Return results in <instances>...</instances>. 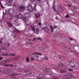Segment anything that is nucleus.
<instances>
[{"mask_svg":"<svg viewBox=\"0 0 79 79\" xmlns=\"http://www.w3.org/2000/svg\"><path fill=\"white\" fill-rule=\"evenodd\" d=\"M65 18H69V16L68 15H67L65 16Z\"/></svg>","mask_w":79,"mask_h":79,"instance_id":"nucleus-36","label":"nucleus"},{"mask_svg":"<svg viewBox=\"0 0 79 79\" xmlns=\"http://www.w3.org/2000/svg\"><path fill=\"white\" fill-rule=\"evenodd\" d=\"M52 66L53 67L54 69H55V68H56V66L55 65H52Z\"/></svg>","mask_w":79,"mask_h":79,"instance_id":"nucleus-35","label":"nucleus"},{"mask_svg":"<svg viewBox=\"0 0 79 79\" xmlns=\"http://www.w3.org/2000/svg\"><path fill=\"white\" fill-rule=\"evenodd\" d=\"M2 55L3 56H7L8 54L7 53H5V54H3Z\"/></svg>","mask_w":79,"mask_h":79,"instance_id":"nucleus-34","label":"nucleus"},{"mask_svg":"<svg viewBox=\"0 0 79 79\" xmlns=\"http://www.w3.org/2000/svg\"><path fill=\"white\" fill-rule=\"evenodd\" d=\"M44 31H45V32H48V30H49V28L47 27H43V28Z\"/></svg>","mask_w":79,"mask_h":79,"instance_id":"nucleus-12","label":"nucleus"},{"mask_svg":"<svg viewBox=\"0 0 79 79\" xmlns=\"http://www.w3.org/2000/svg\"><path fill=\"white\" fill-rule=\"evenodd\" d=\"M37 78H39V79H40V78H39V77H38Z\"/></svg>","mask_w":79,"mask_h":79,"instance_id":"nucleus-62","label":"nucleus"},{"mask_svg":"<svg viewBox=\"0 0 79 79\" xmlns=\"http://www.w3.org/2000/svg\"><path fill=\"white\" fill-rule=\"evenodd\" d=\"M5 66H11V67H13L14 66V65L12 64H5Z\"/></svg>","mask_w":79,"mask_h":79,"instance_id":"nucleus-27","label":"nucleus"},{"mask_svg":"<svg viewBox=\"0 0 79 79\" xmlns=\"http://www.w3.org/2000/svg\"><path fill=\"white\" fill-rule=\"evenodd\" d=\"M59 58H60V57H59Z\"/></svg>","mask_w":79,"mask_h":79,"instance_id":"nucleus-64","label":"nucleus"},{"mask_svg":"<svg viewBox=\"0 0 79 79\" xmlns=\"http://www.w3.org/2000/svg\"><path fill=\"white\" fill-rule=\"evenodd\" d=\"M13 6H15V7H16V8H18V7L19 6H18V4H16V5H15L14 4Z\"/></svg>","mask_w":79,"mask_h":79,"instance_id":"nucleus-31","label":"nucleus"},{"mask_svg":"<svg viewBox=\"0 0 79 79\" xmlns=\"http://www.w3.org/2000/svg\"><path fill=\"white\" fill-rule=\"evenodd\" d=\"M67 70L68 71H71V72L73 71V70L71 69H67Z\"/></svg>","mask_w":79,"mask_h":79,"instance_id":"nucleus-30","label":"nucleus"},{"mask_svg":"<svg viewBox=\"0 0 79 79\" xmlns=\"http://www.w3.org/2000/svg\"><path fill=\"white\" fill-rule=\"evenodd\" d=\"M53 9L54 10V11H55V7H53Z\"/></svg>","mask_w":79,"mask_h":79,"instance_id":"nucleus-55","label":"nucleus"},{"mask_svg":"<svg viewBox=\"0 0 79 79\" xmlns=\"http://www.w3.org/2000/svg\"><path fill=\"white\" fill-rule=\"evenodd\" d=\"M15 30H16V31H18V32H21L20 31L18 30L17 29H16V28H15Z\"/></svg>","mask_w":79,"mask_h":79,"instance_id":"nucleus-45","label":"nucleus"},{"mask_svg":"<svg viewBox=\"0 0 79 79\" xmlns=\"http://www.w3.org/2000/svg\"><path fill=\"white\" fill-rule=\"evenodd\" d=\"M14 24H15V25L16 26H19V23H18V20H16L14 22Z\"/></svg>","mask_w":79,"mask_h":79,"instance_id":"nucleus-17","label":"nucleus"},{"mask_svg":"<svg viewBox=\"0 0 79 79\" xmlns=\"http://www.w3.org/2000/svg\"><path fill=\"white\" fill-rule=\"evenodd\" d=\"M27 40L29 42L28 44H34V41L32 40L28 39Z\"/></svg>","mask_w":79,"mask_h":79,"instance_id":"nucleus-8","label":"nucleus"},{"mask_svg":"<svg viewBox=\"0 0 79 79\" xmlns=\"http://www.w3.org/2000/svg\"><path fill=\"white\" fill-rule=\"evenodd\" d=\"M35 6H34V10H33V11H37V10H36V9H35Z\"/></svg>","mask_w":79,"mask_h":79,"instance_id":"nucleus-44","label":"nucleus"},{"mask_svg":"<svg viewBox=\"0 0 79 79\" xmlns=\"http://www.w3.org/2000/svg\"><path fill=\"white\" fill-rule=\"evenodd\" d=\"M25 9V7H20V10L21 11H24V10Z\"/></svg>","mask_w":79,"mask_h":79,"instance_id":"nucleus-28","label":"nucleus"},{"mask_svg":"<svg viewBox=\"0 0 79 79\" xmlns=\"http://www.w3.org/2000/svg\"><path fill=\"white\" fill-rule=\"evenodd\" d=\"M37 55L41 56V55H42V54L41 53L35 52L34 53L32 54V55Z\"/></svg>","mask_w":79,"mask_h":79,"instance_id":"nucleus-20","label":"nucleus"},{"mask_svg":"<svg viewBox=\"0 0 79 79\" xmlns=\"http://www.w3.org/2000/svg\"><path fill=\"white\" fill-rule=\"evenodd\" d=\"M55 1H54V2H53L54 5H55Z\"/></svg>","mask_w":79,"mask_h":79,"instance_id":"nucleus-59","label":"nucleus"},{"mask_svg":"<svg viewBox=\"0 0 79 79\" xmlns=\"http://www.w3.org/2000/svg\"><path fill=\"white\" fill-rule=\"evenodd\" d=\"M7 24L8 25L9 27H12L13 28V25L12 23H11V22L9 21L7 22Z\"/></svg>","mask_w":79,"mask_h":79,"instance_id":"nucleus-11","label":"nucleus"},{"mask_svg":"<svg viewBox=\"0 0 79 79\" xmlns=\"http://www.w3.org/2000/svg\"><path fill=\"white\" fill-rule=\"evenodd\" d=\"M1 6L2 8H4V7L3 6H2V5H1Z\"/></svg>","mask_w":79,"mask_h":79,"instance_id":"nucleus-56","label":"nucleus"},{"mask_svg":"<svg viewBox=\"0 0 79 79\" xmlns=\"http://www.w3.org/2000/svg\"><path fill=\"white\" fill-rule=\"evenodd\" d=\"M37 40H40V41H42V39L41 38H38Z\"/></svg>","mask_w":79,"mask_h":79,"instance_id":"nucleus-32","label":"nucleus"},{"mask_svg":"<svg viewBox=\"0 0 79 79\" xmlns=\"http://www.w3.org/2000/svg\"><path fill=\"white\" fill-rule=\"evenodd\" d=\"M11 56V54H7V56Z\"/></svg>","mask_w":79,"mask_h":79,"instance_id":"nucleus-48","label":"nucleus"},{"mask_svg":"<svg viewBox=\"0 0 79 79\" xmlns=\"http://www.w3.org/2000/svg\"><path fill=\"white\" fill-rule=\"evenodd\" d=\"M31 29L32 31H34L35 33V27L34 26H31Z\"/></svg>","mask_w":79,"mask_h":79,"instance_id":"nucleus-16","label":"nucleus"},{"mask_svg":"<svg viewBox=\"0 0 79 79\" xmlns=\"http://www.w3.org/2000/svg\"><path fill=\"white\" fill-rule=\"evenodd\" d=\"M50 28L51 29V32H53V31H54V29H53V28H52V26L51 25L50 26Z\"/></svg>","mask_w":79,"mask_h":79,"instance_id":"nucleus-25","label":"nucleus"},{"mask_svg":"<svg viewBox=\"0 0 79 79\" xmlns=\"http://www.w3.org/2000/svg\"><path fill=\"white\" fill-rule=\"evenodd\" d=\"M3 60V57H2L0 56V60Z\"/></svg>","mask_w":79,"mask_h":79,"instance_id":"nucleus-50","label":"nucleus"},{"mask_svg":"<svg viewBox=\"0 0 79 79\" xmlns=\"http://www.w3.org/2000/svg\"><path fill=\"white\" fill-rule=\"evenodd\" d=\"M68 6L69 7H71V5L70 4H68Z\"/></svg>","mask_w":79,"mask_h":79,"instance_id":"nucleus-53","label":"nucleus"},{"mask_svg":"<svg viewBox=\"0 0 79 79\" xmlns=\"http://www.w3.org/2000/svg\"><path fill=\"white\" fill-rule=\"evenodd\" d=\"M43 71L44 72L47 74H52V71L50 70V69H47L46 68H44Z\"/></svg>","mask_w":79,"mask_h":79,"instance_id":"nucleus-1","label":"nucleus"},{"mask_svg":"<svg viewBox=\"0 0 79 79\" xmlns=\"http://www.w3.org/2000/svg\"><path fill=\"white\" fill-rule=\"evenodd\" d=\"M37 1L39 2V3H42V1L41 0H37Z\"/></svg>","mask_w":79,"mask_h":79,"instance_id":"nucleus-33","label":"nucleus"},{"mask_svg":"<svg viewBox=\"0 0 79 79\" xmlns=\"http://www.w3.org/2000/svg\"><path fill=\"white\" fill-rule=\"evenodd\" d=\"M26 61H27V62H29V57H27L26 59Z\"/></svg>","mask_w":79,"mask_h":79,"instance_id":"nucleus-29","label":"nucleus"},{"mask_svg":"<svg viewBox=\"0 0 79 79\" xmlns=\"http://www.w3.org/2000/svg\"><path fill=\"white\" fill-rule=\"evenodd\" d=\"M57 28V26H55L54 27H52V28L54 29H56V28Z\"/></svg>","mask_w":79,"mask_h":79,"instance_id":"nucleus-41","label":"nucleus"},{"mask_svg":"<svg viewBox=\"0 0 79 79\" xmlns=\"http://www.w3.org/2000/svg\"><path fill=\"white\" fill-rule=\"evenodd\" d=\"M58 66L59 68L61 69V68H64V67H65L66 65L63 64L62 63L60 62L58 63Z\"/></svg>","mask_w":79,"mask_h":79,"instance_id":"nucleus-4","label":"nucleus"},{"mask_svg":"<svg viewBox=\"0 0 79 79\" xmlns=\"http://www.w3.org/2000/svg\"><path fill=\"white\" fill-rule=\"evenodd\" d=\"M62 8H61V6H60V5H59L58 6V10H59V11H60V12H61V11H62V10H61Z\"/></svg>","mask_w":79,"mask_h":79,"instance_id":"nucleus-21","label":"nucleus"},{"mask_svg":"<svg viewBox=\"0 0 79 79\" xmlns=\"http://www.w3.org/2000/svg\"><path fill=\"white\" fill-rule=\"evenodd\" d=\"M66 71L64 70H60V73H66Z\"/></svg>","mask_w":79,"mask_h":79,"instance_id":"nucleus-26","label":"nucleus"},{"mask_svg":"<svg viewBox=\"0 0 79 79\" xmlns=\"http://www.w3.org/2000/svg\"><path fill=\"white\" fill-rule=\"evenodd\" d=\"M2 63H4L5 64H7L8 63V60H3L2 61Z\"/></svg>","mask_w":79,"mask_h":79,"instance_id":"nucleus-24","label":"nucleus"},{"mask_svg":"<svg viewBox=\"0 0 79 79\" xmlns=\"http://www.w3.org/2000/svg\"><path fill=\"white\" fill-rule=\"evenodd\" d=\"M1 50H2V51H3V52H5L6 53H9V50L6 49V48L4 47L2 48H1Z\"/></svg>","mask_w":79,"mask_h":79,"instance_id":"nucleus-10","label":"nucleus"},{"mask_svg":"<svg viewBox=\"0 0 79 79\" xmlns=\"http://www.w3.org/2000/svg\"><path fill=\"white\" fill-rule=\"evenodd\" d=\"M33 40H37V38L34 37L33 38Z\"/></svg>","mask_w":79,"mask_h":79,"instance_id":"nucleus-47","label":"nucleus"},{"mask_svg":"<svg viewBox=\"0 0 79 79\" xmlns=\"http://www.w3.org/2000/svg\"><path fill=\"white\" fill-rule=\"evenodd\" d=\"M18 59L17 58H15L14 59H10L7 60L8 63H10L11 62H13V60H16Z\"/></svg>","mask_w":79,"mask_h":79,"instance_id":"nucleus-6","label":"nucleus"},{"mask_svg":"<svg viewBox=\"0 0 79 79\" xmlns=\"http://www.w3.org/2000/svg\"><path fill=\"white\" fill-rule=\"evenodd\" d=\"M44 59H45V60H48V59L47 58V57H45L44 58Z\"/></svg>","mask_w":79,"mask_h":79,"instance_id":"nucleus-43","label":"nucleus"},{"mask_svg":"<svg viewBox=\"0 0 79 79\" xmlns=\"http://www.w3.org/2000/svg\"><path fill=\"white\" fill-rule=\"evenodd\" d=\"M31 61H34V60H35V59L34 58L32 57L31 58Z\"/></svg>","mask_w":79,"mask_h":79,"instance_id":"nucleus-38","label":"nucleus"},{"mask_svg":"<svg viewBox=\"0 0 79 79\" xmlns=\"http://www.w3.org/2000/svg\"><path fill=\"white\" fill-rule=\"evenodd\" d=\"M35 17L36 19H38L40 17V13L39 12H37L35 14Z\"/></svg>","mask_w":79,"mask_h":79,"instance_id":"nucleus-5","label":"nucleus"},{"mask_svg":"<svg viewBox=\"0 0 79 79\" xmlns=\"http://www.w3.org/2000/svg\"><path fill=\"white\" fill-rule=\"evenodd\" d=\"M73 76V75L71 73L68 74L67 75V79H71Z\"/></svg>","mask_w":79,"mask_h":79,"instance_id":"nucleus-13","label":"nucleus"},{"mask_svg":"<svg viewBox=\"0 0 79 79\" xmlns=\"http://www.w3.org/2000/svg\"><path fill=\"white\" fill-rule=\"evenodd\" d=\"M24 73L26 74H31V71L30 70H25Z\"/></svg>","mask_w":79,"mask_h":79,"instance_id":"nucleus-22","label":"nucleus"},{"mask_svg":"<svg viewBox=\"0 0 79 79\" xmlns=\"http://www.w3.org/2000/svg\"><path fill=\"white\" fill-rule=\"evenodd\" d=\"M40 30L39 29V28H37L36 29V32H39Z\"/></svg>","mask_w":79,"mask_h":79,"instance_id":"nucleus-40","label":"nucleus"},{"mask_svg":"<svg viewBox=\"0 0 79 79\" xmlns=\"http://www.w3.org/2000/svg\"><path fill=\"white\" fill-rule=\"evenodd\" d=\"M31 16V14L30 13H26L24 15V17H26L27 18H29Z\"/></svg>","mask_w":79,"mask_h":79,"instance_id":"nucleus-15","label":"nucleus"},{"mask_svg":"<svg viewBox=\"0 0 79 79\" xmlns=\"http://www.w3.org/2000/svg\"><path fill=\"white\" fill-rule=\"evenodd\" d=\"M69 39H70V40H71V41L73 40V38H72L71 37L69 38Z\"/></svg>","mask_w":79,"mask_h":79,"instance_id":"nucleus-51","label":"nucleus"},{"mask_svg":"<svg viewBox=\"0 0 79 79\" xmlns=\"http://www.w3.org/2000/svg\"><path fill=\"white\" fill-rule=\"evenodd\" d=\"M25 23L26 24H27V25H29V24H31V21L30 20H27L25 21Z\"/></svg>","mask_w":79,"mask_h":79,"instance_id":"nucleus-19","label":"nucleus"},{"mask_svg":"<svg viewBox=\"0 0 79 79\" xmlns=\"http://www.w3.org/2000/svg\"><path fill=\"white\" fill-rule=\"evenodd\" d=\"M56 20L58 19V17H56Z\"/></svg>","mask_w":79,"mask_h":79,"instance_id":"nucleus-57","label":"nucleus"},{"mask_svg":"<svg viewBox=\"0 0 79 79\" xmlns=\"http://www.w3.org/2000/svg\"><path fill=\"white\" fill-rule=\"evenodd\" d=\"M36 22L37 23L38 25H41V23L39 22H37V21Z\"/></svg>","mask_w":79,"mask_h":79,"instance_id":"nucleus-37","label":"nucleus"},{"mask_svg":"<svg viewBox=\"0 0 79 79\" xmlns=\"http://www.w3.org/2000/svg\"><path fill=\"white\" fill-rule=\"evenodd\" d=\"M8 1H9V2H13V0H8Z\"/></svg>","mask_w":79,"mask_h":79,"instance_id":"nucleus-49","label":"nucleus"},{"mask_svg":"<svg viewBox=\"0 0 79 79\" xmlns=\"http://www.w3.org/2000/svg\"><path fill=\"white\" fill-rule=\"evenodd\" d=\"M10 46V44H8V47H9Z\"/></svg>","mask_w":79,"mask_h":79,"instance_id":"nucleus-60","label":"nucleus"},{"mask_svg":"<svg viewBox=\"0 0 79 79\" xmlns=\"http://www.w3.org/2000/svg\"><path fill=\"white\" fill-rule=\"evenodd\" d=\"M1 72L2 73H4V74H8L11 72L10 69H3L1 71Z\"/></svg>","mask_w":79,"mask_h":79,"instance_id":"nucleus-2","label":"nucleus"},{"mask_svg":"<svg viewBox=\"0 0 79 79\" xmlns=\"http://www.w3.org/2000/svg\"><path fill=\"white\" fill-rule=\"evenodd\" d=\"M26 18V17H24L23 18V20L24 21H27Z\"/></svg>","mask_w":79,"mask_h":79,"instance_id":"nucleus-39","label":"nucleus"},{"mask_svg":"<svg viewBox=\"0 0 79 79\" xmlns=\"http://www.w3.org/2000/svg\"><path fill=\"white\" fill-rule=\"evenodd\" d=\"M36 0H31V2H34Z\"/></svg>","mask_w":79,"mask_h":79,"instance_id":"nucleus-58","label":"nucleus"},{"mask_svg":"<svg viewBox=\"0 0 79 79\" xmlns=\"http://www.w3.org/2000/svg\"><path fill=\"white\" fill-rule=\"evenodd\" d=\"M35 55H32V56L33 57H34V58H36L35 59L36 60H37L38 59H39V56H36Z\"/></svg>","mask_w":79,"mask_h":79,"instance_id":"nucleus-23","label":"nucleus"},{"mask_svg":"<svg viewBox=\"0 0 79 79\" xmlns=\"http://www.w3.org/2000/svg\"><path fill=\"white\" fill-rule=\"evenodd\" d=\"M11 56H15V54H11Z\"/></svg>","mask_w":79,"mask_h":79,"instance_id":"nucleus-52","label":"nucleus"},{"mask_svg":"<svg viewBox=\"0 0 79 79\" xmlns=\"http://www.w3.org/2000/svg\"><path fill=\"white\" fill-rule=\"evenodd\" d=\"M14 37H16V36H14Z\"/></svg>","mask_w":79,"mask_h":79,"instance_id":"nucleus-61","label":"nucleus"},{"mask_svg":"<svg viewBox=\"0 0 79 79\" xmlns=\"http://www.w3.org/2000/svg\"><path fill=\"white\" fill-rule=\"evenodd\" d=\"M16 75L17 74L16 73H12L10 75L11 76V78L12 79H16V77L15 76H16Z\"/></svg>","mask_w":79,"mask_h":79,"instance_id":"nucleus-14","label":"nucleus"},{"mask_svg":"<svg viewBox=\"0 0 79 79\" xmlns=\"http://www.w3.org/2000/svg\"><path fill=\"white\" fill-rule=\"evenodd\" d=\"M9 6H11V5H9Z\"/></svg>","mask_w":79,"mask_h":79,"instance_id":"nucleus-63","label":"nucleus"},{"mask_svg":"<svg viewBox=\"0 0 79 79\" xmlns=\"http://www.w3.org/2000/svg\"><path fill=\"white\" fill-rule=\"evenodd\" d=\"M23 15L21 14H19L18 15H17V18L18 19H22L23 18Z\"/></svg>","mask_w":79,"mask_h":79,"instance_id":"nucleus-18","label":"nucleus"},{"mask_svg":"<svg viewBox=\"0 0 79 79\" xmlns=\"http://www.w3.org/2000/svg\"><path fill=\"white\" fill-rule=\"evenodd\" d=\"M70 65L72 67H73V66H75V67H78L79 66V64H78L76 63L73 61L70 62Z\"/></svg>","mask_w":79,"mask_h":79,"instance_id":"nucleus-3","label":"nucleus"},{"mask_svg":"<svg viewBox=\"0 0 79 79\" xmlns=\"http://www.w3.org/2000/svg\"><path fill=\"white\" fill-rule=\"evenodd\" d=\"M27 10L29 11H32L33 10L32 6L29 5L27 6Z\"/></svg>","mask_w":79,"mask_h":79,"instance_id":"nucleus-7","label":"nucleus"},{"mask_svg":"<svg viewBox=\"0 0 79 79\" xmlns=\"http://www.w3.org/2000/svg\"><path fill=\"white\" fill-rule=\"evenodd\" d=\"M2 44V42L1 40H0V44Z\"/></svg>","mask_w":79,"mask_h":79,"instance_id":"nucleus-54","label":"nucleus"},{"mask_svg":"<svg viewBox=\"0 0 79 79\" xmlns=\"http://www.w3.org/2000/svg\"><path fill=\"white\" fill-rule=\"evenodd\" d=\"M14 9H10L8 10V11L10 14H13V13H14Z\"/></svg>","mask_w":79,"mask_h":79,"instance_id":"nucleus-9","label":"nucleus"},{"mask_svg":"<svg viewBox=\"0 0 79 79\" xmlns=\"http://www.w3.org/2000/svg\"><path fill=\"white\" fill-rule=\"evenodd\" d=\"M75 9H76V10H78V9H79V8H78V7H77V6H75Z\"/></svg>","mask_w":79,"mask_h":79,"instance_id":"nucleus-42","label":"nucleus"},{"mask_svg":"<svg viewBox=\"0 0 79 79\" xmlns=\"http://www.w3.org/2000/svg\"><path fill=\"white\" fill-rule=\"evenodd\" d=\"M68 69L67 68H64V70L65 71H67V70H68Z\"/></svg>","mask_w":79,"mask_h":79,"instance_id":"nucleus-46","label":"nucleus"}]
</instances>
